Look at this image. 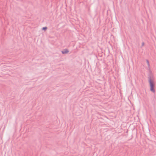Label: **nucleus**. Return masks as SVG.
I'll use <instances>...</instances> for the list:
<instances>
[{
	"label": "nucleus",
	"instance_id": "3",
	"mask_svg": "<svg viewBox=\"0 0 156 156\" xmlns=\"http://www.w3.org/2000/svg\"><path fill=\"white\" fill-rule=\"evenodd\" d=\"M47 29V27H44L42 28V30H46Z\"/></svg>",
	"mask_w": 156,
	"mask_h": 156
},
{
	"label": "nucleus",
	"instance_id": "2",
	"mask_svg": "<svg viewBox=\"0 0 156 156\" xmlns=\"http://www.w3.org/2000/svg\"><path fill=\"white\" fill-rule=\"evenodd\" d=\"M69 51L67 49H65L64 51H62V53L63 54H66L68 53Z\"/></svg>",
	"mask_w": 156,
	"mask_h": 156
},
{
	"label": "nucleus",
	"instance_id": "1",
	"mask_svg": "<svg viewBox=\"0 0 156 156\" xmlns=\"http://www.w3.org/2000/svg\"><path fill=\"white\" fill-rule=\"evenodd\" d=\"M149 83L150 86V90L153 92H155L154 87L155 86V82L154 79L153 78H151L149 80Z\"/></svg>",
	"mask_w": 156,
	"mask_h": 156
}]
</instances>
